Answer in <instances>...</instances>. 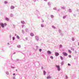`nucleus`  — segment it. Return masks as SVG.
<instances>
[{"mask_svg": "<svg viewBox=\"0 0 79 79\" xmlns=\"http://www.w3.org/2000/svg\"><path fill=\"white\" fill-rule=\"evenodd\" d=\"M68 52L69 53H70V54L72 53V52L70 50H69Z\"/></svg>", "mask_w": 79, "mask_h": 79, "instance_id": "nucleus-18", "label": "nucleus"}, {"mask_svg": "<svg viewBox=\"0 0 79 79\" xmlns=\"http://www.w3.org/2000/svg\"><path fill=\"white\" fill-rule=\"evenodd\" d=\"M53 10H57V9H56V7H54L53 8Z\"/></svg>", "mask_w": 79, "mask_h": 79, "instance_id": "nucleus-34", "label": "nucleus"}, {"mask_svg": "<svg viewBox=\"0 0 79 79\" xmlns=\"http://www.w3.org/2000/svg\"><path fill=\"white\" fill-rule=\"evenodd\" d=\"M11 60L12 61H13V58H12V56H11Z\"/></svg>", "mask_w": 79, "mask_h": 79, "instance_id": "nucleus-48", "label": "nucleus"}, {"mask_svg": "<svg viewBox=\"0 0 79 79\" xmlns=\"http://www.w3.org/2000/svg\"><path fill=\"white\" fill-rule=\"evenodd\" d=\"M39 52H42V49H39Z\"/></svg>", "mask_w": 79, "mask_h": 79, "instance_id": "nucleus-35", "label": "nucleus"}, {"mask_svg": "<svg viewBox=\"0 0 79 79\" xmlns=\"http://www.w3.org/2000/svg\"><path fill=\"white\" fill-rule=\"evenodd\" d=\"M69 58H71V55H69Z\"/></svg>", "mask_w": 79, "mask_h": 79, "instance_id": "nucleus-40", "label": "nucleus"}, {"mask_svg": "<svg viewBox=\"0 0 79 79\" xmlns=\"http://www.w3.org/2000/svg\"><path fill=\"white\" fill-rule=\"evenodd\" d=\"M30 35L31 37H33V36H34V33H30Z\"/></svg>", "mask_w": 79, "mask_h": 79, "instance_id": "nucleus-9", "label": "nucleus"}, {"mask_svg": "<svg viewBox=\"0 0 79 79\" xmlns=\"http://www.w3.org/2000/svg\"><path fill=\"white\" fill-rule=\"evenodd\" d=\"M0 26H1V27H2V28H4L5 26H6V23H0Z\"/></svg>", "mask_w": 79, "mask_h": 79, "instance_id": "nucleus-1", "label": "nucleus"}, {"mask_svg": "<svg viewBox=\"0 0 79 79\" xmlns=\"http://www.w3.org/2000/svg\"><path fill=\"white\" fill-rule=\"evenodd\" d=\"M78 45L79 46V42L78 43Z\"/></svg>", "mask_w": 79, "mask_h": 79, "instance_id": "nucleus-64", "label": "nucleus"}, {"mask_svg": "<svg viewBox=\"0 0 79 79\" xmlns=\"http://www.w3.org/2000/svg\"><path fill=\"white\" fill-rule=\"evenodd\" d=\"M22 28H23V27H24V25H22Z\"/></svg>", "mask_w": 79, "mask_h": 79, "instance_id": "nucleus-46", "label": "nucleus"}, {"mask_svg": "<svg viewBox=\"0 0 79 79\" xmlns=\"http://www.w3.org/2000/svg\"><path fill=\"white\" fill-rule=\"evenodd\" d=\"M37 49H38V48H39V46H36Z\"/></svg>", "mask_w": 79, "mask_h": 79, "instance_id": "nucleus-51", "label": "nucleus"}, {"mask_svg": "<svg viewBox=\"0 0 79 79\" xmlns=\"http://www.w3.org/2000/svg\"><path fill=\"white\" fill-rule=\"evenodd\" d=\"M42 22L44 23V20H42Z\"/></svg>", "mask_w": 79, "mask_h": 79, "instance_id": "nucleus-61", "label": "nucleus"}, {"mask_svg": "<svg viewBox=\"0 0 79 79\" xmlns=\"http://www.w3.org/2000/svg\"><path fill=\"white\" fill-rule=\"evenodd\" d=\"M61 65L63 66L64 64V61H62L61 63Z\"/></svg>", "mask_w": 79, "mask_h": 79, "instance_id": "nucleus-17", "label": "nucleus"}, {"mask_svg": "<svg viewBox=\"0 0 79 79\" xmlns=\"http://www.w3.org/2000/svg\"><path fill=\"white\" fill-rule=\"evenodd\" d=\"M60 58L61 60H62V61L63 60V56H60Z\"/></svg>", "mask_w": 79, "mask_h": 79, "instance_id": "nucleus-15", "label": "nucleus"}, {"mask_svg": "<svg viewBox=\"0 0 79 79\" xmlns=\"http://www.w3.org/2000/svg\"><path fill=\"white\" fill-rule=\"evenodd\" d=\"M38 63H39V65H40V63H39V61H37Z\"/></svg>", "mask_w": 79, "mask_h": 79, "instance_id": "nucleus-52", "label": "nucleus"}, {"mask_svg": "<svg viewBox=\"0 0 79 79\" xmlns=\"http://www.w3.org/2000/svg\"><path fill=\"white\" fill-rule=\"evenodd\" d=\"M17 35L16 34H15V36H16Z\"/></svg>", "mask_w": 79, "mask_h": 79, "instance_id": "nucleus-59", "label": "nucleus"}, {"mask_svg": "<svg viewBox=\"0 0 79 79\" xmlns=\"http://www.w3.org/2000/svg\"><path fill=\"white\" fill-rule=\"evenodd\" d=\"M47 53L48 55H51V54H52V52H51L50 51H48Z\"/></svg>", "mask_w": 79, "mask_h": 79, "instance_id": "nucleus-5", "label": "nucleus"}, {"mask_svg": "<svg viewBox=\"0 0 79 79\" xmlns=\"http://www.w3.org/2000/svg\"><path fill=\"white\" fill-rule=\"evenodd\" d=\"M72 40L73 41H74V38H72Z\"/></svg>", "mask_w": 79, "mask_h": 79, "instance_id": "nucleus-41", "label": "nucleus"}, {"mask_svg": "<svg viewBox=\"0 0 79 79\" xmlns=\"http://www.w3.org/2000/svg\"><path fill=\"white\" fill-rule=\"evenodd\" d=\"M16 60H17V61H19V59H17Z\"/></svg>", "mask_w": 79, "mask_h": 79, "instance_id": "nucleus-56", "label": "nucleus"}, {"mask_svg": "<svg viewBox=\"0 0 79 79\" xmlns=\"http://www.w3.org/2000/svg\"><path fill=\"white\" fill-rule=\"evenodd\" d=\"M17 47L18 48H21V45H17Z\"/></svg>", "mask_w": 79, "mask_h": 79, "instance_id": "nucleus-33", "label": "nucleus"}, {"mask_svg": "<svg viewBox=\"0 0 79 79\" xmlns=\"http://www.w3.org/2000/svg\"><path fill=\"white\" fill-rule=\"evenodd\" d=\"M33 1L34 2H36V0H33Z\"/></svg>", "mask_w": 79, "mask_h": 79, "instance_id": "nucleus-55", "label": "nucleus"}, {"mask_svg": "<svg viewBox=\"0 0 79 79\" xmlns=\"http://www.w3.org/2000/svg\"><path fill=\"white\" fill-rule=\"evenodd\" d=\"M66 16H67V15L64 16L63 17V19H65V18H66Z\"/></svg>", "mask_w": 79, "mask_h": 79, "instance_id": "nucleus-24", "label": "nucleus"}, {"mask_svg": "<svg viewBox=\"0 0 79 79\" xmlns=\"http://www.w3.org/2000/svg\"><path fill=\"white\" fill-rule=\"evenodd\" d=\"M22 32L23 34H25V32H24V30H22Z\"/></svg>", "mask_w": 79, "mask_h": 79, "instance_id": "nucleus-23", "label": "nucleus"}, {"mask_svg": "<svg viewBox=\"0 0 79 79\" xmlns=\"http://www.w3.org/2000/svg\"><path fill=\"white\" fill-rule=\"evenodd\" d=\"M44 67H43V66H42L41 67V69H44Z\"/></svg>", "mask_w": 79, "mask_h": 79, "instance_id": "nucleus-47", "label": "nucleus"}, {"mask_svg": "<svg viewBox=\"0 0 79 79\" xmlns=\"http://www.w3.org/2000/svg\"><path fill=\"white\" fill-rule=\"evenodd\" d=\"M68 66H71V64H70L69 63H68Z\"/></svg>", "mask_w": 79, "mask_h": 79, "instance_id": "nucleus-49", "label": "nucleus"}, {"mask_svg": "<svg viewBox=\"0 0 79 79\" xmlns=\"http://www.w3.org/2000/svg\"><path fill=\"white\" fill-rule=\"evenodd\" d=\"M44 1H45V2H47V0H44Z\"/></svg>", "mask_w": 79, "mask_h": 79, "instance_id": "nucleus-60", "label": "nucleus"}, {"mask_svg": "<svg viewBox=\"0 0 79 79\" xmlns=\"http://www.w3.org/2000/svg\"><path fill=\"white\" fill-rule=\"evenodd\" d=\"M50 58L52 60H53V56H50Z\"/></svg>", "mask_w": 79, "mask_h": 79, "instance_id": "nucleus-31", "label": "nucleus"}, {"mask_svg": "<svg viewBox=\"0 0 79 79\" xmlns=\"http://www.w3.org/2000/svg\"><path fill=\"white\" fill-rule=\"evenodd\" d=\"M11 68H12V69H14L15 68V67H14V65H12L11 66Z\"/></svg>", "mask_w": 79, "mask_h": 79, "instance_id": "nucleus-22", "label": "nucleus"}, {"mask_svg": "<svg viewBox=\"0 0 79 79\" xmlns=\"http://www.w3.org/2000/svg\"><path fill=\"white\" fill-rule=\"evenodd\" d=\"M12 40H15V37H12Z\"/></svg>", "mask_w": 79, "mask_h": 79, "instance_id": "nucleus-32", "label": "nucleus"}, {"mask_svg": "<svg viewBox=\"0 0 79 79\" xmlns=\"http://www.w3.org/2000/svg\"><path fill=\"white\" fill-rule=\"evenodd\" d=\"M61 8L62 10H65L66 9V7L65 6H62L61 7Z\"/></svg>", "mask_w": 79, "mask_h": 79, "instance_id": "nucleus-13", "label": "nucleus"}, {"mask_svg": "<svg viewBox=\"0 0 79 79\" xmlns=\"http://www.w3.org/2000/svg\"><path fill=\"white\" fill-rule=\"evenodd\" d=\"M25 31L26 32H29V29H28L27 28L25 29Z\"/></svg>", "mask_w": 79, "mask_h": 79, "instance_id": "nucleus-10", "label": "nucleus"}, {"mask_svg": "<svg viewBox=\"0 0 79 79\" xmlns=\"http://www.w3.org/2000/svg\"><path fill=\"white\" fill-rule=\"evenodd\" d=\"M74 16H75V17H76V14H73Z\"/></svg>", "mask_w": 79, "mask_h": 79, "instance_id": "nucleus-54", "label": "nucleus"}, {"mask_svg": "<svg viewBox=\"0 0 79 79\" xmlns=\"http://www.w3.org/2000/svg\"><path fill=\"white\" fill-rule=\"evenodd\" d=\"M13 26H12V28H13L14 29H15V27H16V25H15L14 24H13Z\"/></svg>", "mask_w": 79, "mask_h": 79, "instance_id": "nucleus-14", "label": "nucleus"}, {"mask_svg": "<svg viewBox=\"0 0 79 79\" xmlns=\"http://www.w3.org/2000/svg\"><path fill=\"white\" fill-rule=\"evenodd\" d=\"M6 74H7V75H9V72L8 71L6 72H5Z\"/></svg>", "mask_w": 79, "mask_h": 79, "instance_id": "nucleus-21", "label": "nucleus"}, {"mask_svg": "<svg viewBox=\"0 0 79 79\" xmlns=\"http://www.w3.org/2000/svg\"><path fill=\"white\" fill-rule=\"evenodd\" d=\"M77 11H79V9H77Z\"/></svg>", "mask_w": 79, "mask_h": 79, "instance_id": "nucleus-57", "label": "nucleus"}, {"mask_svg": "<svg viewBox=\"0 0 79 79\" xmlns=\"http://www.w3.org/2000/svg\"><path fill=\"white\" fill-rule=\"evenodd\" d=\"M26 40H28V38H27V37H26L25 38Z\"/></svg>", "mask_w": 79, "mask_h": 79, "instance_id": "nucleus-50", "label": "nucleus"}, {"mask_svg": "<svg viewBox=\"0 0 79 79\" xmlns=\"http://www.w3.org/2000/svg\"><path fill=\"white\" fill-rule=\"evenodd\" d=\"M5 19L6 21H9V19H8V18H5Z\"/></svg>", "mask_w": 79, "mask_h": 79, "instance_id": "nucleus-28", "label": "nucleus"}, {"mask_svg": "<svg viewBox=\"0 0 79 79\" xmlns=\"http://www.w3.org/2000/svg\"><path fill=\"white\" fill-rule=\"evenodd\" d=\"M60 35H61V36H63V34L61 33H60Z\"/></svg>", "mask_w": 79, "mask_h": 79, "instance_id": "nucleus-37", "label": "nucleus"}, {"mask_svg": "<svg viewBox=\"0 0 79 79\" xmlns=\"http://www.w3.org/2000/svg\"><path fill=\"white\" fill-rule=\"evenodd\" d=\"M48 5L50 6V7H51V4L50 3V2L48 3Z\"/></svg>", "mask_w": 79, "mask_h": 79, "instance_id": "nucleus-20", "label": "nucleus"}, {"mask_svg": "<svg viewBox=\"0 0 79 79\" xmlns=\"http://www.w3.org/2000/svg\"><path fill=\"white\" fill-rule=\"evenodd\" d=\"M56 11H57L58 12L60 11V9H58V10H57Z\"/></svg>", "mask_w": 79, "mask_h": 79, "instance_id": "nucleus-45", "label": "nucleus"}, {"mask_svg": "<svg viewBox=\"0 0 79 79\" xmlns=\"http://www.w3.org/2000/svg\"><path fill=\"white\" fill-rule=\"evenodd\" d=\"M13 76H15V73H13Z\"/></svg>", "mask_w": 79, "mask_h": 79, "instance_id": "nucleus-63", "label": "nucleus"}, {"mask_svg": "<svg viewBox=\"0 0 79 79\" xmlns=\"http://www.w3.org/2000/svg\"><path fill=\"white\" fill-rule=\"evenodd\" d=\"M7 3H8V2H6V1H5L4 2V3L5 4H6Z\"/></svg>", "mask_w": 79, "mask_h": 79, "instance_id": "nucleus-43", "label": "nucleus"}, {"mask_svg": "<svg viewBox=\"0 0 79 79\" xmlns=\"http://www.w3.org/2000/svg\"><path fill=\"white\" fill-rule=\"evenodd\" d=\"M13 16H14L13 14H10V17H13Z\"/></svg>", "mask_w": 79, "mask_h": 79, "instance_id": "nucleus-25", "label": "nucleus"}, {"mask_svg": "<svg viewBox=\"0 0 79 79\" xmlns=\"http://www.w3.org/2000/svg\"><path fill=\"white\" fill-rule=\"evenodd\" d=\"M15 7H14V6H10V9H11V10H13V9H14Z\"/></svg>", "mask_w": 79, "mask_h": 79, "instance_id": "nucleus-8", "label": "nucleus"}, {"mask_svg": "<svg viewBox=\"0 0 79 79\" xmlns=\"http://www.w3.org/2000/svg\"><path fill=\"white\" fill-rule=\"evenodd\" d=\"M21 23L24 24H25V22L24 21H21Z\"/></svg>", "mask_w": 79, "mask_h": 79, "instance_id": "nucleus-16", "label": "nucleus"}, {"mask_svg": "<svg viewBox=\"0 0 79 79\" xmlns=\"http://www.w3.org/2000/svg\"><path fill=\"white\" fill-rule=\"evenodd\" d=\"M61 30L60 29H59V32L60 33H61Z\"/></svg>", "mask_w": 79, "mask_h": 79, "instance_id": "nucleus-39", "label": "nucleus"}, {"mask_svg": "<svg viewBox=\"0 0 79 79\" xmlns=\"http://www.w3.org/2000/svg\"><path fill=\"white\" fill-rule=\"evenodd\" d=\"M46 73H47V72H46L44 70V71H43V74H44V75H45L46 74Z\"/></svg>", "mask_w": 79, "mask_h": 79, "instance_id": "nucleus-12", "label": "nucleus"}, {"mask_svg": "<svg viewBox=\"0 0 79 79\" xmlns=\"http://www.w3.org/2000/svg\"><path fill=\"white\" fill-rule=\"evenodd\" d=\"M71 49L74 51V48H71Z\"/></svg>", "mask_w": 79, "mask_h": 79, "instance_id": "nucleus-44", "label": "nucleus"}, {"mask_svg": "<svg viewBox=\"0 0 79 79\" xmlns=\"http://www.w3.org/2000/svg\"><path fill=\"white\" fill-rule=\"evenodd\" d=\"M59 55V53L58 52H55V55L56 56H58Z\"/></svg>", "mask_w": 79, "mask_h": 79, "instance_id": "nucleus-6", "label": "nucleus"}, {"mask_svg": "<svg viewBox=\"0 0 79 79\" xmlns=\"http://www.w3.org/2000/svg\"><path fill=\"white\" fill-rule=\"evenodd\" d=\"M65 78H66V79H68V76H66Z\"/></svg>", "mask_w": 79, "mask_h": 79, "instance_id": "nucleus-42", "label": "nucleus"}, {"mask_svg": "<svg viewBox=\"0 0 79 79\" xmlns=\"http://www.w3.org/2000/svg\"><path fill=\"white\" fill-rule=\"evenodd\" d=\"M52 27L54 29H56V27H55L54 26H52Z\"/></svg>", "mask_w": 79, "mask_h": 79, "instance_id": "nucleus-27", "label": "nucleus"}, {"mask_svg": "<svg viewBox=\"0 0 79 79\" xmlns=\"http://www.w3.org/2000/svg\"><path fill=\"white\" fill-rule=\"evenodd\" d=\"M7 45H10V43H7Z\"/></svg>", "mask_w": 79, "mask_h": 79, "instance_id": "nucleus-62", "label": "nucleus"}, {"mask_svg": "<svg viewBox=\"0 0 79 79\" xmlns=\"http://www.w3.org/2000/svg\"><path fill=\"white\" fill-rule=\"evenodd\" d=\"M16 38H17V39H20V37L18 35H17Z\"/></svg>", "mask_w": 79, "mask_h": 79, "instance_id": "nucleus-26", "label": "nucleus"}, {"mask_svg": "<svg viewBox=\"0 0 79 79\" xmlns=\"http://www.w3.org/2000/svg\"><path fill=\"white\" fill-rule=\"evenodd\" d=\"M76 77L75 76H73V79H75V78Z\"/></svg>", "mask_w": 79, "mask_h": 79, "instance_id": "nucleus-38", "label": "nucleus"}, {"mask_svg": "<svg viewBox=\"0 0 79 79\" xmlns=\"http://www.w3.org/2000/svg\"><path fill=\"white\" fill-rule=\"evenodd\" d=\"M15 53H16L15 52H14L13 54L12 55H13V54H15Z\"/></svg>", "mask_w": 79, "mask_h": 79, "instance_id": "nucleus-58", "label": "nucleus"}, {"mask_svg": "<svg viewBox=\"0 0 79 79\" xmlns=\"http://www.w3.org/2000/svg\"><path fill=\"white\" fill-rule=\"evenodd\" d=\"M69 12L70 13H71L72 12V10L71 9H69Z\"/></svg>", "mask_w": 79, "mask_h": 79, "instance_id": "nucleus-19", "label": "nucleus"}, {"mask_svg": "<svg viewBox=\"0 0 79 79\" xmlns=\"http://www.w3.org/2000/svg\"><path fill=\"white\" fill-rule=\"evenodd\" d=\"M39 36H35V39H36V40H37V41H38L39 40Z\"/></svg>", "mask_w": 79, "mask_h": 79, "instance_id": "nucleus-7", "label": "nucleus"}, {"mask_svg": "<svg viewBox=\"0 0 79 79\" xmlns=\"http://www.w3.org/2000/svg\"><path fill=\"white\" fill-rule=\"evenodd\" d=\"M62 45L60 44V48H62Z\"/></svg>", "mask_w": 79, "mask_h": 79, "instance_id": "nucleus-36", "label": "nucleus"}, {"mask_svg": "<svg viewBox=\"0 0 79 79\" xmlns=\"http://www.w3.org/2000/svg\"><path fill=\"white\" fill-rule=\"evenodd\" d=\"M56 67L57 68L58 71H60L61 70V68H60L59 65H56Z\"/></svg>", "mask_w": 79, "mask_h": 79, "instance_id": "nucleus-2", "label": "nucleus"}, {"mask_svg": "<svg viewBox=\"0 0 79 79\" xmlns=\"http://www.w3.org/2000/svg\"><path fill=\"white\" fill-rule=\"evenodd\" d=\"M15 77H13V79H15Z\"/></svg>", "mask_w": 79, "mask_h": 79, "instance_id": "nucleus-53", "label": "nucleus"}, {"mask_svg": "<svg viewBox=\"0 0 79 79\" xmlns=\"http://www.w3.org/2000/svg\"><path fill=\"white\" fill-rule=\"evenodd\" d=\"M41 27H44V25L43 24H41Z\"/></svg>", "mask_w": 79, "mask_h": 79, "instance_id": "nucleus-30", "label": "nucleus"}, {"mask_svg": "<svg viewBox=\"0 0 79 79\" xmlns=\"http://www.w3.org/2000/svg\"><path fill=\"white\" fill-rule=\"evenodd\" d=\"M47 79H51V77L49 75L47 77Z\"/></svg>", "mask_w": 79, "mask_h": 79, "instance_id": "nucleus-11", "label": "nucleus"}, {"mask_svg": "<svg viewBox=\"0 0 79 79\" xmlns=\"http://www.w3.org/2000/svg\"><path fill=\"white\" fill-rule=\"evenodd\" d=\"M51 18H54V16H53V15H51Z\"/></svg>", "mask_w": 79, "mask_h": 79, "instance_id": "nucleus-29", "label": "nucleus"}, {"mask_svg": "<svg viewBox=\"0 0 79 79\" xmlns=\"http://www.w3.org/2000/svg\"><path fill=\"white\" fill-rule=\"evenodd\" d=\"M62 54L64 56H68V54L65 52H63Z\"/></svg>", "mask_w": 79, "mask_h": 79, "instance_id": "nucleus-3", "label": "nucleus"}, {"mask_svg": "<svg viewBox=\"0 0 79 79\" xmlns=\"http://www.w3.org/2000/svg\"><path fill=\"white\" fill-rule=\"evenodd\" d=\"M35 14L36 15H37V16H38V15H40L39 12L38 10H36L35 11Z\"/></svg>", "mask_w": 79, "mask_h": 79, "instance_id": "nucleus-4", "label": "nucleus"}]
</instances>
